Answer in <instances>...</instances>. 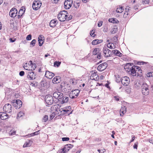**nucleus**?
I'll use <instances>...</instances> for the list:
<instances>
[{"mask_svg":"<svg viewBox=\"0 0 153 153\" xmlns=\"http://www.w3.org/2000/svg\"><path fill=\"white\" fill-rule=\"evenodd\" d=\"M68 13L65 10L61 11L58 14V18L61 22H64L67 19Z\"/></svg>","mask_w":153,"mask_h":153,"instance_id":"f257e3e1","label":"nucleus"},{"mask_svg":"<svg viewBox=\"0 0 153 153\" xmlns=\"http://www.w3.org/2000/svg\"><path fill=\"white\" fill-rule=\"evenodd\" d=\"M132 68L130 69V72L129 73L131 75L133 76H137L139 75V73L137 72L138 70V71H141V70H140V67L138 66H132Z\"/></svg>","mask_w":153,"mask_h":153,"instance_id":"f03ea898","label":"nucleus"},{"mask_svg":"<svg viewBox=\"0 0 153 153\" xmlns=\"http://www.w3.org/2000/svg\"><path fill=\"white\" fill-rule=\"evenodd\" d=\"M148 86L146 83H144L142 86V94L145 95H147L149 93V89Z\"/></svg>","mask_w":153,"mask_h":153,"instance_id":"7ed1b4c3","label":"nucleus"},{"mask_svg":"<svg viewBox=\"0 0 153 153\" xmlns=\"http://www.w3.org/2000/svg\"><path fill=\"white\" fill-rule=\"evenodd\" d=\"M42 5L41 1L39 0H35L32 4L33 9L35 10H38Z\"/></svg>","mask_w":153,"mask_h":153,"instance_id":"20e7f679","label":"nucleus"},{"mask_svg":"<svg viewBox=\"0 0 153 153\" xmlns=\"http://www.w3.org/2000/svg\"><path fill=\"white\" fill-rule=\"evenodd\" d=\"M32 61H30L28 63H26L25 65L23 66V68L26 70H34L36 68V65H34V67L32 66Z\"/></svg>","mask_w":153,"mask_h":153,"instance_id":"39448f33","label":"nucleus"},{"mask_svg":"<svg viewBox=\"0 0 153 153\" xmlns=\"http://www.w3.org/2000/svg\"><path fill=\"white\" fill-rule=\"evenodd\" d=\"M53 96L55 99L59 101L61 100V99L63 97V94L60 92H55L53 94Z\"/></svg>","mask_w":153,"mask_h":153,"instance_id":"423d86ee","label":"nucleus"},{"mask_svg":"<svg viewBox=\"0 0 153 153\" xmlns=\"http://www.w3.org/2000/svg\"><path fill=\"white\" fill-rule=\"evenodd\" d=\"M80 92L78 89H75L71 91L70 93L69 97L72 99L74 98L77 97Z\"/></svg>","mask_w":153,"mask_h":153,"instance_id":"0eeeda50","label":"nucleus"},{"mask_svg":"<svg viewBox=\"0 0 153 153\" xmlns=\"http://www.w3.org/2000/svg\"><path fill=\"white\" fill-rule=\"evenodd\" d=\"M121 81L123 85L127 86L130 82V79L127 76H125L121 78Z\"/></svg>","mask_w":153,"mask_h":153,"instance_id":"6e6552de","label":"nucleus"},{"mask_svg":"<svg viewBox=\"0 0 153 153\" xmlns=\"http://www.w3.org/2000/svg\"><path fill=\"white\" fill-rule=\"evenodd\" d=\"M45 101L48 105H51L53 103V98L50 95H46L45 97Z\"/></svg>","mask_w":153,"mask_h":153,"instance_id":"1a4fd4ad","label":"nucleus"},{"mask_svg":"<svg viewBox=\"0 0 153 153\" xmlns=\"http://www.w3.org/2000/svg\"><path fill=\"white\" fill-rule=\"evenodd\" d=\"M4 111L7 113L11 112L12 110L11 105L9 103L6 104L3 108Z\"/></svg>","mask_w":153,"mask_h":153,"instance_id":"9d476101","label":"nucleus"},{"mask_svg":"<svg viewBox=\"0 0 153 153\" xmlns=\"http://www.w3.org/2000/svg\"><path fill=\"white\" fill-rule=\"evenodd\" d=\"M103 53L104 56L106 57H108L111 56V50H110L106 47H104L103 49Z\"/></svg>","mask_w":153,"mask_h":153,"instance_id":"9b49d317","label":"nucleus"},{"mask_svg":"<svg viewBox=\"0 0 153 153\" xmlns=\"http://www.w3.org/2000/svg\"><path fill=\"white\" fill-rule=\"evenodd\" d=\"M73 3L72 0H66L64 2V7L65 9H68L71 6Z\"/></svg>","mask_w":153,"mask_h":153,"instance_id":"f8f14e48","label":"nucleus"},{"mask_svg":"<svg viewBox=\"0 0 153 153\" xmlns=\"http://www.w3.org/2000/svg\"><path fill=\"white\" fill-rule=\"evenodd\" d=\"M13 105L16 109L20 108L22 105V102L21 100H13Z\"/></svg>","mask_w":153,"mask_h":153,"instance_id":"ddd939ff","label":"nucleus"},{"mask_svg":"<svg viewBox=\"0 0 153 153\" xmlns=\"http://www.w3.org/2000/svg\"><path fill=\"white\" fill-rule=\"evenodd\" d=\"M18 13L17 9L14 8H12L9 12V15L12 18L15 17Z\"/></svg>","mask_w":153,"mask_h":153,"instance_id":"4468645a","label":"nucleus"},{"mask_svg":"<svg viewBox=\"0 0 153 153\" xmlns=\"http://www.w3.org/2000/svg\"><path fill=\"white\" fill-rule=\"evenodd\" d=\"M108 66V64L106 62H104L100 64L98 67V69L100 71L105 70Z\"/></svg>","mask_w":153,"mask_h":153,"instance_id":"2eb2a0df","label":"nucleus"},{"mask_svg":"<svg viewBox=\"0 0 153 153\" xmlns=\"http://www.w3.org/2000/svg\"><path fill=\"white\" fill-rule=\"evenodd\" d=\"M27 78L30 80H33L35 79L36 74H34V72L30 71L28 72V74L27 75Z\"/></svg>","mask_w":153,"mask_h":153,"instance_id":"dca6fc26","label":"nucleus"},{"mask_svg":"<svg viewBox=\"0 0 153 153\" xmlns=\"http://www.w3.org/2000/svg\"><path fill=\"white\" fill-rule=\"evenodd\" d=\"M45 76L49 79H51L54 76V74L49 71H46L45 75Z\"/></svg>","mask_w":153,"mask_h":153,"instance_id":"f3484780","label":"nucleus"},{"mask_svg":"<svg viewBox=\"0 0 153 153\" xmlns=\"http://www.w3.org/2000/svg\"><path fill=\"white\" fill-rule=\"evenodd\" d=\"M8 117V116L6 113L2 112H0V118L2 120H6L7 119Z\"/></svg>","mask_w":153,"mask_h":153,"instance_id":"a211bd4d","label":"nucleus"},{"mask_svg":"<svg viewBox=\"0 0 153 153\" xmlns=\"http://www.w3.org/2000/svg\"><path fill=\"white\" fill-rule=\"evenodd\" d=\"M44 37L42 35L39 36L38 38L39 45L40 46L42 45L44 42Z\"/></svg>","mask_w":153,"mask_h":153,"instance_id":"6ab92c4d","label":"nucleus"},{"mask_svg":"<svg viewBox=\"0 0 153 153\" xmlns=\"http://www.w3.org/2000/svg\"><path fill=\"white\" fill-rule=\"evenodd\" d=\"M133 63H128L125 65L124 67V68L126 70V71L128 72H130V69L132 68L131 67V65H133Z\"/></svg>","mask_w":153,"mask_h":153,"instance_id":"aec40b11","label":"nucleus"},{"mask_svg":"<svg viewBox=\"0 0 153 153\" xmlns=\"http://www.w3.org/2000/svg\"><path fill=\"white\" fill-rule=\"evenodd\" d=\"M73 146L71 144H67L65 145L64 147L63 150H65V152H68L71 148L73 147Z\"/></svg>","mask_w":153,"mask_h":153,"instance_id":"412c9836","label":"nucleus"},{"mask_svg":"<svg viewBox=\"0 0 153 153\" xmlns=\"http://www.w3.org/2000/svg\"><path fill=\"white\" fill-rule=\"evenodd\" d=\"M127 109L126 107L123 106H122L120 110V115L123 116L124 114L127 111Z\"/></svg>","mask_w":153,"mask_h":153,"instance_id":"4be33fe9","label":"nucleus"},{"mask_svg":"<svg viewBox=\"0 0 153 153\" xmlns=\"http://www.w3.org/2000/svg\"><path fill=\"white\" fill-rule=\"evenodd\" d=\"M60 80L59 76L55 77L52 80V82L54 84H57L60 82Z\"/></svg>","mask_w":153,"mask_h":153,"instance_id":"5701e85b","label":"nucleus"},{"mask_svg":"<svg viewBox=\"0 0 153 153\" xmlns=\"http://www.w3.org/2000/svg\"><path fill=\"white\" fill-rule=\"evenodd\" d=\"M98 75L96 73L92 74L90 76V79L92 80H96L98 79Z\"/></svg>","mask_w":153,"mask_h":153,"instance_id":"b1692460","label":"nucleus"},{"mask_svg":"<svg viewBox=\"0 0 153 153\" xmlns=\"http://www.w3.org/2000/svg\"><path fill=\"white\" fill-rule=\"evenodd\" d=\"M57 24V20L56 19H53L51 21L50 23V25L51 27L55 26Z\"/></svg>","mask_w":153,"mask_h":153,"instance_id":"393cba45","label":"nucleus"},{"mask_svg":"<svg viewBox=\"0 0 153 153\" xmlns=\"http://www.w3.org/2000/svg\"><path fill=\"white\" fill-rule=\"evenodd\" d=\"M32 142L31 141L29 140L25 142L23 146V147H27L30 146L32 144Z\"/></svg>","mask_w":153,"mask_h":153,"instance_id":"a878e982","label":"nucleus"},{"mask_svg":"<svg viewBox=\"0 0 153 153\" xmlns=\"http://www.w3.org/2000/svg\"><path fill=\"white\" fill-rule=\"evenodd\" d=\"M102 40L95 39L92 41V44L93 45H95L102 42Z\"/></svg>","mask_w":153,"mask_h":153,"instance_id":"bb28decb","label":"nucleus"},{"mask_svg":"<svg viewBox=\"0 0 153 153\" xmlns=\"http://www.w3.org/2000/svg\"><path fill=\"white\" fill-rule=\"evenodd\" d=\"M68 100L69 98L68 97H63L61 99V100L59 101L61 103L63 104L67 102L68 101Z\"/></svg>","mask_w":153,"mask_h":153,"instance_id":"cd10ccee","label":"nucleus"},{"mask_svg":"<svg viewBox=\"0 0 153 153\" xmlns=\"http://www.w3.org/2000/svg\"><path fill=\"white\" fill-rule=\"evenodd\" d=\"M108 21L109 22L113 23H118L119 21L116 18H111L109 19Z\"/></svg>","mask_w":153,"mask_h":153,"instance_id":"c85d7f7f","label":"nucleus"},{"mask_svg":"<svg viewBox=\"0 0 153 153\" xmlns=\"http://www.w3.org/2000/svg\"><path fill=\"white\" fill-rule=\"evenodd\" d=\"M62 112V114H71L72 113V111L70 112L68 109H66V108L65 107L64 108V109L61 111V112Z\"/></svg>","mask_w":153,"mask_h":153,"instance_id":"c756f323","label":"nucleus"},{"mask_svg":"<svg viewBox=\"0 0 153 153\" xmlns=\"http://www.w3.org/2000/svg\"><path fill=\"white\" fill-rule=\"evenodd\" d=\"M107 47L111 49H114L116 48L114 43L109 42L107 45Z\"/></svg>","mask_w":153,"mask_h":153,"instance_id":"7c9ffc66","label":"nucleus"},{"mask_svg":"<svg viewBox=\"0 0 153 153\" xmlns=\"http://www.w3.org/2000/svg\"><path fill=\"white\" fill-rule=\"evenodd\" d=\"M123 7L120 6L117 7L116 10V12L118 13H121L123 12Z\"/></svg>","mask_w":153,"mask_h":153,"instance_id":"2f4dec72","label":"nucleus"},{"mask_svg":"<svg viewBox=\"0 0 153 153\" xmlns=\"http://www.w3.org/2000/svg\"><path fill=\"white\" fill-rule=\"evenodd\" d=\"M24 113L23 111H20L18 114L17 118H20L22 117L24 115Z\"/></svg>","mask_w":153,"mask_h":153,"instance_id":"473e14b6","label":"nucleus"},{"mask_svg":"<svg viewBox=\"0 0 153 153\" xmlns=\"http://www.w3.org/2000/svg\"><path fill=\"white\" fill-rule=\"evenodd\" d=\"M98 51L99 49L97 48H96L94 49V50L93 54L94 55H96L98 53Z\"/></svg>","mask_w":153,"mask_h":153,"instance_id":"72a5a7b5","label":"nucleus"},{"mask_svg":"<svg viewBox=\"0 0 153 153\" xmlns=\"http://www.w3.org/2000/svg\"><path fill=\"white\" fill-rule=\"evenodd\" d=\"M16 131L14 130H11L9 132V134L11 135H13L16 134Z\"/></svg>","mask_w":153,"mask_h":153,"instance_id":"f704fd0d","label":"nucleus"},{"mask_svg":"<svg viewBox=\"0 0 153 153\" xmlns=\"http://www.w3.org/2000/svg\"><path fill=\"white\" fill-rule=\"evenodd\" d=\"M39 130L35 132H34L33 133H32L31 134L29 135L30 136V137H31V136H33L35 135H37L38 134V132H39Z\"/></svg>","mask_w":153,"mask_h":153,"instance_id":"c9c22d12","label":"nucleus"},{"mask_svg":"<svg viewBox=\"0 0 153 153\" xmlns=\"http://www.w3.org/2000/svg\"><path fill=\"white\" fill-rule=\"evenodd\" d=\"M146 76L147 77H150L151 76H153V72H149L146 74Z\"/></svg>","mask_w":153,"mask_h":153,"instance_id":"e433bc0d","label":"nucleus"},{"mask_svg":"<svg viewBox=\"0 0 153 153\" xmlns=\"http://www.w3.org/2000/svg\"><path fill=\"white\" fill-rule=\"evenodd\" d=\"M36 42V40L35 39H34L31 42H30V45H32V47L35 46Z\"/></svg>","mask_w":153,"mask_h":153,"instance_id":"4c0bfd02","label":"nucleus"},{"mask_svg":"<svg viewBox=\"0 0 153 153\" xmlns=\"http://www.w3.org/2000/svg\"><path fill=\"white\" fill-rule=\"evenodd\" d=\"M61 64V62H54V66H57L59 67Z\"/></svg>","mask_w":153,"mask_h":153,"instance_id":"58836bf2","label":"nucleus"},{"mask_svg":"<svg viewBox=\"0 0 153 153\" xmlns=\"http://www.w3.org/2000/svg\"><path fill=\"white\" fill-rule=\"evenodd\" d=\"M116 52V55L119 57H121L122 56V54L118 50H117Z\"/></svg>","mask_w":153,"mask_h":153,"instance_id":"ea45409f","label":"nucleus"},{"mask_svg":"<svg viewBox=\"0 0 153 153\" xmlns=\"http://www.w3.org/2000/svg\"><path fill=\"white\" fill-rule=\"evenodd\" d=\"M130 7L128 6L125 8V11L126 12H125L124 13V14H126L127 15H128V11H129V10H130Z\"/></svg>","mask_w":153,"mask_h":153,"instance_id":"a19ab883","label":"nucleus"},{"mask_svg":"<svg viewBox=\"0 0 153 153\" xmlns=\"http://www.w3.org/2000/svg\"><path fill=\"white\" fill-rule=\"evenodd\" d=\"M55 116V114L54 113H52L50 116L49 119L50 120L52 119Z\"/></svg>","mask_w":153,"mask_h":153,"instance_id":"79ce46f5","label":"nucleus"},{"mask_svg":"<svg viewBox=\"0 0 153 153\" xmlns=\"http://www.w3.org/2000/svg\"><path fill=\"white\" fill-rule=\"evenodd\" d=\"M48 115H46L44 117L43 120H44V121L45 122L48 120Z\"/></svg>","mask_w":153,"mask_h":153,"instance_id":"37998d69","label":"nucleus"},{"mask_svg":"<svg viewBox=\"0 0 153 153\" xmlns=\"http://www.w3.org/2000/svg\"><path fill=\"white\" fill-rule=\"evenodd\" d=\"M32 36L31 34H29L26 37V39L27 40H30L31 39Z\"/></svg>","mask_w":153,"mask_h":153,"instance_id":"c03bdc74","label":"nucleus"},{"mask_svg":"<svg viewBox=\"0 0 153 153\" xmlns=\"http://www.w3.org/2000/svg\"><path fill=\"white\" fill-rule=\"evenodd\" d=\"M149 0H143L142 2L143 4H149Z\"/></svg>","mask_w":153,"mask_h":153,"instance_id":"a18cd8bd","label":"nucleus"},{"mask_svg":"<svg viewBox=\"0 0 153 153\" xmlns=\"http://www.w3.org/2000/svg\"><path fill=\"white\" fill-rule=\"evenodd\" d=\"M62 139L63 141H67L69 140V137H65L62 138Z\"/></svg>","mask_w":153,"mask_h":153,"instance_id":"49530a36","label":"nucleus"},{"mask_svg":"<svg viewBox=\"0 0 153 153\" xmlns=\"http://www.w3.org/2000/svg\"><path fill=\"white\" fill-rule=\"evenodd\" d=\"M65 150H63V148L59 151L57 153H65L66 152Z\"/></svg>","mask_w":153,"mask_h":153,"instance_id":"de8ad7c7","label":"nucleus"},{"mask_svg":"<svg viewBox=\"0 0 153 153\" xmlns=\"http://www.w3.org/2000/svg\"><path fill=\"white\" fill-rule=\"evenodd\" d=\"M113 40V41L114 42H116L117 41V37L116 36H114L113 38L112 39Z\"/></svg>","mask_w":153,"mask_h":153,"instance_id":"09e8293b","label":"nucleus"},{"mask_svg":"<svg viewBox=\"0 0 153 153\" xmlns=\"http://www.w3.org/2000/svg\"><path fill=\"white\" fill-rule=\"evenodd\" d=\"M71 82H72V83L73 85H75L76 83V80H71Z\"/></svg>","mask_w":153,"mask_h":153,"instance_id":"8fccbe9b","label":"nucleus"},{"mask_svg":"<svg viewBox=\"0 0 153 153\" xmlns=\"http://www.w3.org/2000/svg\"><path fill=\"white\" fill-rule=\"evenodd\" d=\"M138 144V143L137 142L135 143L133 146V147L134 149H137Z\"/></svg>","mask_w":153,"mask_h":153,"instance_id":"3c124183","label":"nucleus"},{"mask_svg":"<svg viewBox=\"0 0 153 153\" xmlns=\"http://www.w3.org/2000/svg\"><path fill=\"white\" fill-rule=\"evenodd\" d=\"M47 83L45 81H42L41 82V85L42 86H45V85H46Z\"/></svg>","mask_w":153,"mask_h":153,"instance_id":"603ef678","label":"nucleus"},{"mask_svg":"<svg viewBox=\"0 0 153 153\" xmlns=\"http://www.w3.org/2000/svg\"><path fill=\"white\" fill-rule=\"evenodd\" d=\"M25 74V72L23 71H21L19 73V75L21 76H23Z\"/></svg>","mask_w":153,"mask_h":153,"instance_id":"864d4df0","label":"nucleus"},{"mask_svg":"<svg viewBox=\"0 0 153 153\" xmlns=\"http://www.w3.org/2000/svg\"><path fill=\"white\" fill-rule=\"evenodd\" d=\"M101 57L102 56L101 55V54L100 53H98L97 56V58L99 59H100L101 58Z\"/></svg>","mask_w":153,"mask_h":153,"instance_id":"5fc2aeb1","label":"nucleus"},{"mask_svg":"<svg viewBox=\"0 0 153 153\" xmlns=\"http://www.w3.org/2000/svg\"><path fill=\"white\" fill-rule=\"evenodd\" d=\"M117 50H114L111 51V56L113 55V53L114 54H115L116 55V52Z\"/></svg>","mask_w":153,"mask_h":153,"instance_id":"6e6d98bb","label":"nucleus"},{"mask_svg":"<svg viewBox=\"0 0 153 153\" xmlns=\"http://www.w3.org/2000/svg\"><path fill=\"white\" fill-rule=\"evenodd\" d=\"M98 151L99 152V153H103L105 151V149L103 150H98Z\"/></svg>","mask_w":153,"mask_h":153,"instance_id":"4d7b16f0","label":"nucleus"},{"mask_svg":"<svg viewBox=\"0 0 153 153\" xmlns=\"http://www.w3.org/2000/svg\"><path fill=\"white\" fill-rule=\"evenodd\" d=\"M103 22L102 21H100L98 24V26L99 27H100L102 25Z\"/></svg>","mask_w":153,"mask_h":153,"instance_id":"13d9d810","label":"nucleus"},{"mask_svg":"<svg viewBox=\"0 0 153 153\" xmlns=\"http://www.w3.org/2000/svg\"><path fill=\"white\" fill-rule=\"evenodd\" d=\"M24 13V12H23V10L22 9V10H20L19 12V14H22Z\"/></svg>","mask_w":153,"mask_h":153,"instance_id":"bf43d9fd","label":"nucleus"},{"mask_svg":"<svg viewBox=\"0 0 153 153\" xmlns=\"http://www.w3.org/2000/svg\"><path fill=\"white\" fill-rule=\"evenodd\" d=\"M94 31H93V30H92L90 33V35L91 36L93 37H94L95 36V35H94Z\"/></svg>","mask_w":153,"mask_h":153,"instance_id":"052dcab7","label":"nucleus"},{"mask_svg":"<svg viewBox=\"0 0 153 153\" xmlns=\"http://www.w3.org/2000/svg\"><path fill=\"white\" fill-rule=\"evenodd\" d=\"M65 107L66 108V109H68L70 112L71 111V106H68Z\"/></svg>","mask_w":153,"mask_h":153,"instance_id":"680f3d73","label":"nucleus"},{"mask_svg":"<svg viewBox=\"0 0 153 153\" xmlns=\"http://www.w3.org/2000/svg\"><path fill=\"white\" fill-rule=\"evenodd\" d=\"M114 98L117 101H119V99L118 97L115 96L114 97Z\"/></svg>","mask_w":153,"mask_h":153,"instance_id":"e2e57ef3","label":"nucleus"},{"mask_svg":"<svg viewBox=\"0 0 153 153\" xmlns=\"http://www.w3.org/2000/svg\"><path fill=\"white\" fill-rule=\"evenodd\" d=\"M9 40H10V42H13L15 41L16 39H15L13 40L12 38H10L9 39Z\"/></svg>","mask_w":153,"mask_h":153,"instance_id":"0e129e2a","label":"nucleus"},{"mask_svg":"<svg viewBox=\"0 0 153 153\" xmlns=\"http://www.w3.org/2000/svg\"><path fill=\"white\" fill-rule=\"evenodd\" d=\"M135 137L134 136H133L132 137L131 140H130V143H131L133 142L135 139Z\"/></svg>","mask_w":153,"mask_h":153,"instance_id":"69168bd1","label":"nucleus"},{"mask_svg":"<svg viewBox=\"0 0 153 153\" xmlns=\"http://www.w3.org/2000/svg\"><path fill=\"white\" fill-rule=\"evenodd\" d=\"M149 142L150 143H152L153 144V139H149Z\"/></svg>","mask_w":153,"mask_h":153,"instance_id":"338daca9","label":"nucleus"},{"mask_svg":"<svg viewBox=\"0 0 153 153\" xmlns=\"http://www.w3.org/2000/svg\"><path fill=\"white\" fill-rule=\"evenodd\" d=\"M151 90L153 91V84L151 85Z\"/></svg>","mask_w":153,"mask_h":153,"instance_id":"774afa93","label":"nucleus"}]
</instances>
